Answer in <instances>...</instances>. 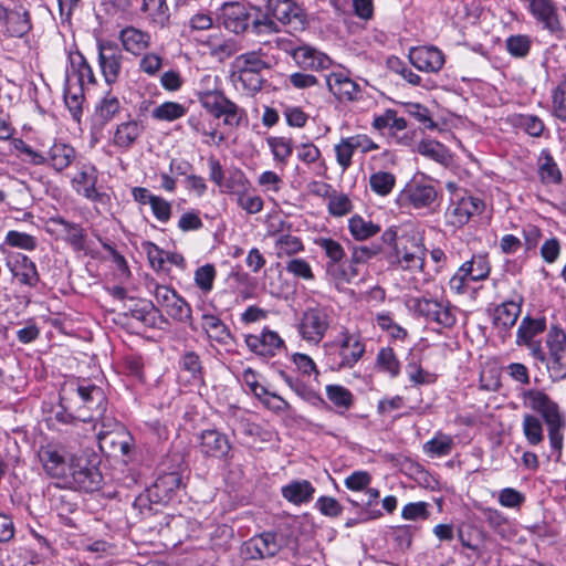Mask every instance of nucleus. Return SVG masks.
Instances as JSON below:
<instances>
[{"instance_id": "1", "label": "nucleus", "mask_w": 566, "mask_h": 566, "mask_svg": "<svg viewBox=\"0 0 566 566\" xmlns=\"http://www.w3.org/2000/svg\"><path fill=\"white\" fill-rule=\"evenodd\" d=\"M365 343L344 328L337 339L324 344L326 364L333 371L353 368L365 354Z\"/></svg>"}, {"instance_id": "28", "label": "nucleus", "mask_w": 566, "mask_h": 566, "mask_svg": "<svg viewBox=\"0 0 566 566\" xmlns=\"http://www.w3.org/2000/svg\"><path fill=\"white\" fill-rule=\"evenodd\" d=\"M145 126L142 120L129 119L117 125L113 136L114 146L129 149L143 135Z\"/></svg>"}, {"instance_id": "48", "label": "nucleus", "mask_w": 566, "mask_h": 566, "mask_svg": "<svg viewBox=\"0 0 566 566\" xmlns=\"http://www.w3.org/2000/svg\"><path fill=\"white\" fill-rule=\"evenodd\" d=\"M522 428L524 437L531 446H537L544 440L543 424L536 416L525 413Z\"/></svg>"}, {"instance_id": "27", "label": "nucleus", "mask_w": 566, "mask_h": 566, "mask_svg": "<svg viewBox=\"0 0 566 566\" xmlns=\"http://www.w3.org/2000/svg\"><path fill=\"white\" fill-rule=\"evenodd\" d=\"M532 15L551 32L562 29L557 7L553 0H528Z\"/></svg>"}, {"instance_id": "39", "label": "nucleus", "mask_w": 566, "mask_h": 566, "mask_svg": "<svg viewBox=\"0 0 566 566\" xmlns=\"http://www.w3.org/2000/svg\"><path fill=\"white\" fill-rule=\"evenodd\" d=\"M50 221L63 228V232L65 233L64 239L74 250L81 251L84 249L86 234L80 224L69 222L61 217L52 218Z\"/></svg>"}, {"instance_id": "22", "label": "nucleus", "mask_w": 566, "mask_h": 566, "mask_svg": "<svg viewBox=\"0 0 566 566\" xmlns=\"http://www.w3.org/2000/svg\"><path fill=\"white\" fill-rule=\"evenodd\" d=\"M410 63L421 72L437 73L444 65V55L436 46H417L409 51Z\"/></svg>"}, {"instance_id": "49", "label": "nucleus", "mask_w": 566, "mask_h": 566, "mask_svg": "<svg viewBox=\"0 0 566 566\" xmlns=\"http://www.w3.org/2000/svg\"><path fill=\"white\" fill-rule=\"evenodd\" d=\"M326 396L328 400L343 411L348 410L354 403L353 394L340 385H327Z\"/></svg>"}, {"instance_id": "52", "label": "nucleus", "mask_w": 566, "mask_h": 566, "mask_svg": "<svg viewBox=\"0 0 566 566\" xmlns=\"http://www.w3.org/2000/svg\"><path fill=\"white\" fill-rule=\"evenodd\" d=\"M202 328L207 332L210 338H213L219 343H224L230 336L229 329L223 322L211 314L202 315Z\"/></svg>"}, {"instance_id": "26", "label": "nucleus", "mask_w": 566, "mask_h": 566, "mask_svg": "<svg viewBox=\"0 0 566 566\" xmlns=\"http://www.w3.org/2000/svg\"><path fill=\"white\" fill-rule=\"evenodd\" d=\"M523 298L505 301L494 310L493 325L499 332L507 333L517 322L521 314Z\"/></svg>"}, {"instance_id": "7", "label": "nucleus", "mask_w": 566, "mask_h": 566, "mask_svg": "<svg viewBox=\"0 0 566 566\" xmlns=\"http://www.w3.org/2000/svg\"><path fill=\"white\" fill-rule=\"evenodd\" d=\"M334 319L332 307L316 305L307 307L300 318L297 331L302 339L317 345L325 337Z\"/></svg>"}, {"instance_id": "17", "label": "nucleus", "mask_w": 566, "mask_h": 566, "mask_svg": "<svg viewBox=\"0 0 566 566\" xmlns=\"http://www.w3.org/2000/svg\"><path fill=\"white\" fill-rule=\"evenodd\" d=\"M98 171L95 166L85 164L72 178V187L78 195L91 201L105 202L108 197L96 189Z\"/></svg>"}, {"instance_id": "50", "label": "nucleus", "mask_w": 566, "mask_h": 566, "mask_svg": "<svg viewBox=\"0 0 566 566\" xmlns=\"http://www.w3.org/2000/svg\"><path fill=\"white\" fill-rule=\"evenodd\" d=\"M186 107L177 102H165L151 112L153 118L157 120L172 122L186 115Z\"/></svg>"}, {"instance_id": "18", "label": "nucleus", "mask_w": 566, "mask_h": 566, "mask_svg": "<svg viewBox=\"0 0 566 566\" xmlns=\"http://www.w3.org/2000/svg\"><path fill=\"white\" fill-rule=\"evenodd\" d=\"M199 451L205 458L223 460L231 451L227 434L214 430H203L199 437Z\"/></svg>"}, {"instance_id": "12", "label": "nucleus", "mask_w": 566, "mask_h": 566, "mask_svg": "<svg viewBox=\"0 0 566 566\" xmlns=\"http://www.w3.org/2000/svg\"><path fill=\"white\" fill-rule=\"evenodd\" d=\"M154 295L157 303L172 319L186 322L191 317V307L174 289L156 284Z\"/></svg>"}, {"instance_id": "38", "label": "nucleus", "mask_w": 566, "mask_h": 566, "mask_svg": "<svg viewBox=\"0 0 566 566\" xmlns=\"http://www.w3.org/2000/svg\"><path fill=\"white\" fill-rule=\"evenodd\" d=\"M275 255L277 259L295 258V255L302 251H304V244L302 240L289 233H281L276 237L275 243Z\"/></svg>"}, {"instance_id": "16", "label": "nucleus", "mask_w": 566, "mask_h": 566, "mask_svg": "<svg viewBox=\"0 0 566 566\" xmlns=\"http://www.w3.org/2000/svg\"><path fill=\"white\" fill-rule=\"evenodd\" d=\"M524 407L539 413L545 423L563 418L558 405L541 389H528L522 394Z\"/></svg>"}, {"instance_id": "45", "label": "nucleus", "mask_w": 566, "mask_h": 566, "mask_svg": "<svg viewBox=\"0 0 566 566\" xmlns=\"http://www.w3.org/2000/svg\"><path fill=\"white\" fill-rule=\"evenodd\" d=\"M142 11L160 27H164L169 20V8L166 0H143Z\"/></svg>"}, {"instance_id": "60", "label": "nucleus", "mask_w": 566, "mask_h": 566, "mask_svg": "<svg viewBox=\"0 0 566 566\" xmlns=\"http://www.w3.org/2000/svg\"><path fill=\"white\" fill-rule=\"evenodd\" d=\"M532 45V40L528 35L516 34L506 39V50L514 57H525Z\"/></svg>"}, {"instance_id": "61", "label": "nucleus", "mask_w": 566, "mask_h": 566, "mask_svg": "<svg viewBox=\"0 0 566 566\" xmlns=\"http://www.w3.org/2000/svg\"><path fill=\"white\" fill-rule=\"evenodd\" d=\"M273 157L276 161L285 164L293 153V146L290 139L285 137H271L268 139Z\"/></svg>"}, {"instance_id": "9", "label": "nucleus", "mask_w": 566, "mask_h": 566, "mask_svg": "<svg viewBox=\"0 0 566 566\" xmlns=\"http://www.w3.org/2000/svg\"><path fill=\"white\" fill-rule=\"evenodd\" d=\"M415 307L428 322L440 327L451 328L457 323V307L447 300L422 297L416 301Z\"/></svg>"}, {"instance_id": "24", "label": "nucleus", "mask_w": 566, "mask_h": 566, "mask_svg": "<svg viewBox=\"0 0 566 566\" xmlns=\"http://www.w3.org/2000/svg\"><path fill=\"white\" fill-rule=\"evenodd\" d=\"M9 270L13 277L21 285L35 287L40 281V275L35 263L24 254H17L12 260L8 261Z\"/></svg>"}, {"instance_id": "36", "label": "nucleus", "mask_w": 566, "mask_h": 566, "mask_svg": "<svg viewBox=\"0 0 566 566\" xmlns=\"http://www.w3.org/2000/svg\"><path fill=\"white\" fill-rule=\"evenodd\" d=\"M122 109L119 99L111 92L96 104L94 112V120L101 126L111 122Z\"/></svg>"}, {"instance_id": "32", "label": "nucleus", "mask_w": 566, "mask_h": 566, "mask_svg": "<svg viewBox=\"0 0 566 566\" xmlns=\"http://www.w3.org/2000/svg\"><path fill=\"white\" fill-rule=\"evenodd\" d=\"M7 32L11 36L22 38L32 28L29 11L22 6L10 9L6 20Z\"/></svg>"}, {"instance_id": "58", "label": "nucleus", "mask_w": 566, "mask_h": 566, "mask_svg": "<svg viewBox=\"0 0 566 566\" xmlns=\"http://www.w3.org/2000/svg\"><path fill=\"white\" fill-rule=\"evenodd\" d=\"M328 212L334 217H343L348 214L353 205L347 195L333 190L328 199Z\"/></svg>"}, {"instance_id": "11", "label": "nucleus", "mask_w": 566, "mask_h": 566, "mask_svg": "<svg viewBox=\"0 0 566 566\" xmlns=\"http://www.w3.org/2000/svg\"><path fill=\"white\" fill-rule=\"evenodd\" d=\"M39 461L44 472L53 478L64 480L69 471V458L65 449L56 443H46L38 450Z\"/></svg>"}, {"instance_id": "31", "label": "nucleus", "mask_w": 566, "mask_h": 566, "mask_svg": "<svg viewBox=\"0 0 566 566\" xmlns=\"http://www.w3.org/2000/svg\"><path fill=\"white\" fill-rule=\"evenodd\" d=\"M282 496L294 505H302L313 500L315 488L307 480H294L281 490Z\"/></svg>"}, {"instance_id": "29", "label": "nucleus", "mask_w": 566, "mask_h": 566, "mask_svg": "<svg viewBox=\"0 0 566 566\" xmlns=\"http://www.w3.org/2000/svg\"><path fill=\"white\" fill-rule=\"evenodd\" d=\"M293 60L296 65L303 70L321 71L328 69L331 65V60L326 54L308 45H301V48L294 52Z\"/></svg>"}, {"instance_id": "37", "label": "nucleus", "mask_w": 566, "mask_h": 566, "mask_svg": "<svg viewBox=\"0 0 566 566\" xmlns=\"http://www.w3.org/2000/svg\"><path fill=\"white\" fill-rule=\"evenodd\" d=\"M75 149L67 144H54L48 153V163L56 171H62L67 168L75 159Z\"/></svg>"}, {"instance_id": "3", "label": "nucleus", "mask_w": 566, "mask_h": 566, "mask_svg": "<svg viewBox=\"0 0 566 566\" xmlns=\"http://www.w3.org/2000/svg\"><path fill=\"white\" fill-rule=\"evenodd\" d=\"M222 21L227 30L240 34L252 25L256 33L276 32L277 25L275 21L263 17L262 19L253 18L250 9L241 2L224 3L222 7Z\"/></svg>"}, {"instance_id": "30", "label": "nucleus", "mask_w": 566, "mask_h": 566, "mask_svg": "<svg viewBox=\"0 0 566 566\" xmlns=\"http://www.w3.org/2000/svg\"><path fill=\"white\" fill-rule=\"evenodd\" d=\"M70 69L66 70L65 81H74L77 85L84 87L85 83L94 84L95 76L91 65L84 55L80 52L70 54Z\"/></svg>"}, {"instance_id": "40", "label": "nucleus", "mask_w": 566, "mask_h": 566, "mask_svg": "<svg viewBox=\"0 0 566 566\" xmlns=\"http://www.w3.org/2000/svg\"><path fill=\"white\" fill-rule=\"evenodd\" d=\"M490 271L491 265L486 254H474L471 260L461 265V273L465 272L472 282L485 280Z\"/></svg>"}, {"instance_id": "51", "label": "nucleus", "mask_w": 566, "mask_h": 566, "mask_svg": "<svg viewBox=\"0 0 566 566\" xmlns=\"http://www.w3.org/2000/svg\"><path fill=\"white\" fill-rule=\"evenodd\" d=\"M396 185V177L388 171H376L369 177L370 189L378 196L389 195Z\"/></svg>"}, {"instance_id": "47", "label": "nucleus", "mask_w": 566, "mask_h": 566, "mask_svg": "<svg viewBox=\"0 0 566 566\" xmlns=\"http://www.w3.org/2000/svg\"><path fill=\"white\" fill-rule=\"evenodd\" d=\"M417 150L420 155L442 165H447L450 160L447 148L436 140H421L417 146Z\"/></svg>"}, {"instance_id": "5", "label": "nucleus", "mask_w": 566, "mask_h": 566, "mask_svg": "<svg viewBox=\"0 0 566 566\" xmlns=\"http://www.w3.org/2000/svg\"><path fill=\"white\" fill-rule=\"evenodd\" d=\"M200 105L214 118H223V124L238 128L245 116L243 108L229 99L221 90H203L196 93Z\"/></svg>"}, {"instance_id": "44", "label": "nucleus", "mask_w": 566, "mask_h": 566, "mask_svg": "<svg viewBox=\"0 0 566 566\" xmlns=\"http://www.w3.org/2000/svg\"><path fill=\"white\" fill-rule=\"evenodd\" d=\"M64 101L75 118L82 113V104L84 102V87L74 83V81H65Z\"/></svg>"}, {"instance_id": "57", "label": "nucleus", "mask_w": 566, "mask_h": 566, "mask_svg": "<svg viewBox=\"0 0 566 566\" xmlns=\"http://www.w3.org/2000/svg\"><path fill=\"white\" fill-rule=\"evenodd\" d=\"M4 243L12 248H18L21 250L33 251L38 247L36 238L25 233L11 230L7 233L4 238Z\"/></svg>"}, {"instance_id": "6", "label": "nucleus", "mask_w": 566, "mask_h": 566, "mask_svg": "<svg viewBox=\"0 0 566 566\" xmlns=\"http://www.w3.org/2000/svg\"><path fill=\"white\" fill-rule=\"evenodd\" d=\"M102 474L94 462L87 455H71L69 458V471L63 482L72 489L94 492L102 486Z\"/></svg>"}, {"instance_id": "53", "label": "nucleus", "mask_w": 566, "mask_h": 566, "mask_svg": "<svg viewBox=\"0 0 566 566\" xmlns=\"http://www.w3.org/2000/svg\"><path fill=\"white\" fill-rule=\"evenodd\" d=\"M409 198L415 208H424L436 201L437 191L432 186L418 185L410 190Z\"/></svg>"}, {"instance_id": "42", "label": "nucleus", "mask_w": 566, "mask_h": 566, "mask_svg": "<svg viewBox=\"0 0 566 566\" xmlns=\"http://www.w3.org/2000/svg\"><path fill=\"white\" fill-rule=\"evenodd\" d=\"M511 124L532 137H541L545 129L544 122L533 114H515L511 117Z\"/></svg>"}, {"instance_id": "20", "label": "nucleus", "mask_w": 566, "mask_h": 566, "mask_svg": "<svg viewBox=\"0 0 566 566\" xmlns=\"http://www.w3.org/2000/svg\"><path fill=\"white\" fill-rule=\"evenodd\" d=\"M123 55L112 42L98 43V62L107 84L115 83L122 71Z\"/></svg>"}, {"instance_id": "62", "label": "nucleus", "mask_w": 566, "mask_h": 566, "mask_svg": "<svg viewBox=\"0 0 566 566\" xmlns=\"http://www.w3.org/2000/svg\"><path fill=\"white\" fill-rule=\"evenodd\" d=\"M127 315L145 326H153L156 321V312L150 303L136 304L128 310Z\"/></svg>"}, {"instance_id": "56", "label": "nucleus", "mask_w": 566, "mask_h": 566, "mask_svg": "<svg viewBox=\"0 0 566 566\" xmlns=\"http://www.w3.org/2000/svg\"><path fill=\"white\" fill-rule=\"evenodd\" d=\"M552 113L563 123H566V78L552 92Z\"/></svg>"}, {"instance_id": "14", "label": "nucleus", "mask_w": 566, "mask_h": 566, "mask_svg": "<svg viewBox=\"0 0 566 566\" xmlns=\"http://www.w3.org/2000/svg\"><path fill=\"white\" fill-rule=\"evenodd\" d=\"M245 344L252 353L265 359L272 358L285 349L283 338L269 328H263L260 335H248Z\"/></svg>"}, {"instance_id": "2", "label": "nucleus", "mask_w": 566, "mask_h": 566, "mask_svg": "<svg viewBox=\"0 0 566 566\" xmlns=\"http://www.w3.org/2000/svg\"><path fill=\"white\" fill-rule=\"evenodd\" d=\"M426 248L416 237H401L399 244L385 252V259L394 269L419 272L424 265Z\"/></svg>"}, {"instance_id": "33", "label": "nucleus", "mask_w": 566, "mask_h": 566, "mask_svg": "<svg viewBox=\"0 0 566 566\" xmlns=\"http://www.w3.org/2000/svg\"><path fill=\"white\" fill-rule=\"evenodd\" d=\"M314 243L324 251L328 262L326 272L331 276L345 258V250L342 244L332 238H317Z\"/></svg>"}, {"instance_id": "43", "label": "nucleus", "mask_w": 566, "mask_h": 566, "mask_svg": "<svg viewBox=\"0 0 566 566\" xmlns=\"http://www.w3.org/2000/svg\"><path fill=\"white\" fill-rule=\"evenodd\" d=\"M348 228L356 240H367L380 231V227L370 220L355 214L349 219Z\"/></svg>"}, {"instance_id": "21", "label": "nucleus", "mask_w": 566, "mask_h": 566, "mask_svg": "<svg viewBox=\"0 0 566 566\" xmlns=\"http://www.w3.org/2000/svg\"><path fill=\"white\" fill-rule=\"evenodd\" d=\"M328 91L339 102H355L361 98L360 86L346 74L333 72L325 77Z\"/></svg>"}, {"instance_id": "23", "label": "nucleus", "mask_w": 566, "mask_h": 566, "mask_svg": "<svg viewBox=\"0 0 566 566\" xmlns=\"http://www.w3.org/2000/svg\"><path fill=\"white\" fill-rule=\"evenodd\" d=\"M264 17H269L272 21L289 24L292 21L302 22L303 15L301 8L293 0H264Z\"/></svg>"}, {"instance_id": "10", "label": "nucleus", "mask_w": 566, "mask_h": 566, "mask_svg": "<svg viewBox=\"0 0 566 566\" xmlns=\"http://www.w3.org/2000/svg\"><path fill=\"white\" fill-rule=\"evenodd\" d=\"M549 357L546 365L552 376L557 379L566 378V334L558 326H551L546 335Z\"/></svg>"}, {"instance_id": "13", "label": "nucleus", "mask_w": 566, "mask_h": 566, "mask_svg": "<svg viewBox=\"0 0 566 566\" xmlns=\"http://www.w3.org/2000/svg\"><path fill=\"white\" fill-rule=\"evenodd\" d=\"M484 209V203L473 196H459L451 199V205L447 210L448 222L454 227H462Z\"/></svg>"}, {"instance_id": "15", "label": "nucleus", "mask_w": 566, "mask_h": 566, "mask_svg": "<svg viewBox=\"0 0 566 566\" xmlns=\"http://www.w3.org/2000/svg\"><path fill=\"white\" fill-rule=\"evenodd\" d=\"M282 548V538L274 532H264L244 543V554L250 559H264L275 556Z\"/></svg>"}, {"instance_id": "4", "label": "nucleus", "mask_w": 566, "mask_h": 566, "mask_svg": "<svg viewBox=\"0 0 566 566\" xmlns=\"http://www.w3.org/2000/svg\"><path fill=\"white\" fill-rule=\"evenodd\" d=\"M233 67V81L240 83L247 94L254 95L263 86L262 72L271 66L256 52H248L235 57Z\"/></svg>"}, {"instance_id": "46", "label": "nucleus", "mask_w": 566, "mask_h": 566, "mask_svg": "<svg viewBox=\"0 0 566 566\" xmlns=\"http://www.w3.org/2000/svg\"><path fill=\"white\" fill-rule=\"evenodd\" d=\"M376 367L378 370L387 373L391 378L399 375L400 363L392 348H380L376 357Z\"/></svg>"}, {"instance_id": "25", "label": "nucleus", "mask_w": 566, "mask_h": 566, "mask_svg": "<svg viewBox=\"0 0 566 566\" xmlns=\"http://www.w3.org/2000/svg\"><path fill=\"white\" fill-rule=\"evenodd\" d=\"M51 507L56 512L60 521L69 527H76V515L78 514V506L76 496L72 492H60L52 494Z\"/></svg>"}, {"instance_id": "35", "label": "nucleus", "mask_w": 566, "mask_h": 566, "mask_svg": "<svg viewBox=\"0 0 566 566\" xmlns=\"http://www.w3.org/2000/svg\"><path fill=\"white\" fill-rule=\"evenodd\" d=\"M546 329V319L544 317L533 318L525 316L522 318L516 332V345L522 346L523 343L534 340Z\"/></svg>"}, {"instance_id": "41", "label": "nucleus", "mask_w": 566, "mask_h": 566, "mask_svg": "<svg viewBox=\"0 0 566 566\" xmlns=\"http://www.w3.org/2000/svg\"><path fill=\"white\" fill-rule=\"evenodd\" d=\"M538 174L544 184L557 185L562 181V172L553 156L546 150L541 154Z\"/></svg>"}, {"instance_id": "64", "label": "nucleus", "mask_w": 566, "mask_h": 566, "mask_svg": "<svg viewBox=\"0 0 566 566\" xmlns=\"http://www.w3.org/2000/svg\"><path fill=\"white\" fill-rule=\"evenodd\" d=\"M214 277L216 270L211 264L202 265L195 272V282L197 286L205 293H208L212 290Z\"/></svg>"}, {"instance_id": "63", "label": "nucleus", "mask_w": 566, "mask_h": 566, "mask_svg": "<svg viewBox=\"0 0 566 566\" xmlns=\"http://www.w3.org/2000/svg\"><path fill=\"white\" fill-rule=\"evenodd\" d=\"M334 149L337 164L340 166L343 171L347 170L352 165V158L355 153L352 143L347 137L342 138L340 142L335 145Z\"/></svg>"}, {"instance_id": "59", "label": "nucleus", "mask_w": 566, "mask_h": 566, "mask_svg": "<svg viewBox=\"0 0 566 566\" xmlns=\"http://www.w3.org/2000/svg\"><path fill=\"white\" fill-rule=\"evenodd\" d=\"M297 159L307 166L319 163L321 167L325 169L324 160L322 159V153L317 146L313 143H303L296 146Z\"/></svg>"}, {"instance_id": "55", "label": "nucleus", "mask_w": 566, "mask_h": 566, "mask_svg": "<svg viewBox=\"0 0 566 566\" xmlns=\"http://www.w3.org/2000/svg\"><path fill=\"white\" fill-rule=\"evenodd\" d=\"M285 270L294 277L313 281L315 279L311 264L302 258H291L286 260Z\"/></svg>"}, {"instance_id": "34", "label": "nucleus", "mask_w": 566, "mask_h": 566, "mask_svg": "<svg viewBox=\"0 0 566 566\" xmlns=\"http://www.w3.org/2000/svg\"><path fill=\"white\" fill-rule=\"evenodd\" d=\"M119 38L124 49L135 55L140 54L150 44V35L134 27L122 30Z\"/></svg>"}, {"instance_id": "19", "label": "nucleus", "mask_w": 566, "mask_h": 566, "mask_svg": "<svg viewBox=\"0 0 566 566\" xmlns=\"http://www.w3.org/2000/svg\"><path fill=\"white\" fill-rule=\"evenodd\" d=\"M115 431L103 433L98 437L99 449L108 454L128 455L133 448V438L120 422H113Z\"/></svg>"}, {"instance_id": "54", "label": "nucleus", "mask_w": 566, "mask_h": 566, "mask_svg": "<svg viewBox=\"0 0 566 566\" xmlns=\"http://www.w3.org/2000/svg\"><path fill=\"white\" fill-rule=\"evenodd\" d=\"M452 438L447 434H439L424 443L423 450L432 457H444L452 451Z\"/></svg>"}, {"instance_id": "8", "label": "nucleus", "mask_w": 566, "mask_h": 566, "mask_svg": "<svg viewBox=\"0 0 566 566\" xmlns=\"http://www.w3.org/2000/svg\"><path fill=\"white\" fill-rule=\"evenodd\" d=\"M76 391L80 398V406L76 409V413L69 417L84 423L96 422L106 410L107 401L103 389L88 384L77 386Z\"/></svg>"}]
</instances>
